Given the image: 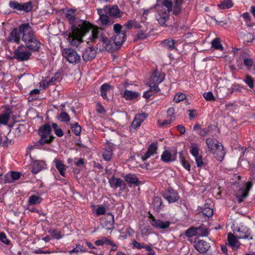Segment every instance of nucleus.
Here are the masks:
<instances>
[{
	"label": "nucleus",
	"instance_id": "864d4df0",
	"mask_svg": "<svg viewBox=\"0 0 255 255\" xmlns=\"http://www.w3.org/2000/svg\"><path fill=\"white\" fill-rule=\"evenodd\" d=\"M203 96L206 100L208 101H215V97L211 92H205Z\"/></svg>",
	"mask_w": 255,
	"mask_h": 255
},
{
	"label": "nucleus",
	"instance_id": "6e6d98bb",
	"mask_svg": "<svg viewBox=\"0 0 255 255\" xmlns=\"http://www.w3.org/2000/svg\"><path fill=\"white\" fill-rule=\"evenodd\" d=\"M0 241L6 245H8L10 241L7 239L6 235L4 233L0 234Z\"/></svg>",
	"mask_w": 255,
	"mask_h": 255
},
{
	"label": "nucleus",
	"instance_id": "4d7b16f0",
	"mask_svg": "<svg viewBox=\"0 0 255 255\" xmlns=\"http://www.w3.org/2000/svg\"><path fill=\"white\" fill-rule=\"evenodd\" d=\"M52 236L56 239H60L62 237L61 232L57 230H52L51 232Z\"/></svg>",
	"mask_w": 255,
	"mask_h": 255
},
{
	"label": "nucleus",
	"instance_id": "c03bdc74",
	"mask_svg": "<svg viewBox=\"0 0 255 255\" xmlns=\"http://www.w3.org/2000/svg\"><path fill=\"white\" fill-rule=\"evenodd\" d=\"M87 252V251L84 249V248L83 246L78 245L74 249L69 251V254L70 255H72L73 253L78 254L79 253H84Z\"/></svg>",
	"mask_w": 255,
	"mask_h": 255
},
{
	"label": "nucleus",
	"instance_id": "f03ea898",
	"mask_svg": "<svg viewBox=\"0 0 255 255\" xmlns=\"http://www.w3.org/2000/svg\"><path fill=\"white\" fill-rule=\"evenodd\" d=\"M19 32L22 34V40L25 44L18 47L14 52V57L18 61L28 60L31 53L28 50L37 51L40 48L41 43L35 37L32 27L28 23H23L19 26Z\"/></svg>",
	"mask_w": 255,
	"mask_h": 255
},
{
	"label": "nucleus",
	"instance_id": "a18cd8bd",
	"mask_svg": "<svg viewBox=\"0 0 255 255\" xmlns=\"http://www.w3.org/2000/svg\"><path fill=\"white\" fill-rule=\"evenodd\" d=\"M113 155L112 150L111 148L108 150H105L103 154V157L105 160L109 161L111 160Z\"/></svg>",
	"mask_w": 255,
	"mask_h": 255
},
{
	"label": "nucleus",
	"instance_id": "f3484780",
	"mask_svg": "<svg viewBox=\"0 0 255 255\" xmlns=\"http://www.w3.org/2000/svg\"><path fill=\"white\" fill-rule=\"evenodd\" d=\"M47 165L45 161L42 160H35L32 163V172L37 174L42 169L46 168Z\"/></svg>",
	"mask_w": 255,
	"mask_h": 255
},
{
	"label": "nucleus",
	"instance_id": "a19ab883",
	"mask_svg": "<svg viewBox=\"0 0 255 255\" xmlns=\"http://www.w3.org/2000/svg\"><path fill=\"white\" fill-rule=\"evenodd\" d=\"M185 235L188 238L197 236V228L191 227L187 230Z\"/></svg>",
	"mask_w": 255,
	"mask_h": 255
},
{
	"label": "nucleus",
	"instance_id": "72a5a7b5",
	"mask_svg": "<svg viewBox=\"0 0 255 255\" xmlns=\"http://www.w3.org/2000/svg\"><path fill=\"white\" fill-rule=\"evenodd\" d=\"M92 207L95 209L93 213L95 216H98L105 214L106 208L103 206L92 205Z\"/></svg>",
	"mask_w": 255,
	"mask_h": 255
},
{
	"label": "nucleus",
	"instance_id": "79ce46f5",
	"mask_svg": "<svg viewBox=\"0 0 255 255\" xmlns=\"http://www.w3.org/2000/svg\"><path fill=\"white\" fill-rule=\"evenodd\" d=\"M162 204L161 199L158 197H155L153 199L152 205L156 210H158Z\"/></svg>",
	"mask_w": 255,
	"mask_h": 255
},
{
	"label": "nucleus",
	"instance_id": "680f3d73",
	"mask_svg": "<svg viewBox=\"0 0 255 255\" xmlns=\"http://www.w3.org/2000/svg\"><path fill=\"white\" fill-rule=\"evenodd\" d=\"M157 92H153V91H151L149 89V90L145 91L143 94V97L145 99H148L152 96L153 93H156Z\"/></svg>",
	"mask_w": 255,
	"mask_h": 255
},
{
	"label": "nucleus",
	"instance_id": "4c0bfd02",
	"mask_svg": "<svg viewBox=\"0 0 255 255\" xmlns=\"http://www.w3.org/2000/svg\"><path fill=\"white\" fill-rule=\"evenodd\" d=\"M96 246H102L103 245L114 246L112 242L107 238H104L101 240H97L95 243Z\"/></svg>",
	"mask_w": 255,
	"mask_h": 255
},
{
	"label": "nucleus",
	"instance_id": "6ab92c4d",
	"mask_svg": "<svg viewBox=\"0 0 255 255\" xmlns=\"http://www.w3.org/2000/svg\"><path fill=\"white\" fill-rule=\"evenodd\" d=\"M96 54V50L94 48L89 47L83 52V58L85 61L91 60L95 58Z\"/></svg>",
	"mask_w": 255,
	"mask_h": 255
},
{
	"label": "nucleus",
	"instance_id": "5fc2aeb1",
	"mask_svg": "<svg viewBox=\"0 0 255 255\" xmlns=\"http://www.w3.org/2000/svg\"><path fill=\"white\" fill-rule=\"evenodd\" d=\"M132 247L134 249H141L144 248L145 246L143 243H140L137 241L133 240L132 242Z\"/></svg>",
	"mask_w": 255,
	"mask_h": 255
},
{
	"label": "nucleus",
	"instance_id": "f8f14e48",
	"mask_svg": "<svg viewBox=\"0 0 255 255\" xmlns=\"http://www.w3.org/2000/svg\"><path fill=\"white\" fill-rule=\"evenodd\" d=\"M150 223L154 228L159 229H164L167 228L170 225L169 221L163 222L160 220H155L154 218L150 215Z\"/></svg>",
	"mask_w": 255,
	"mask_h": 255
},
{
	"label": "nucleus",
	"instance_id": "2eb2a0df",
	"mask_svg": "<svg viewBox=\"0 0 255 255\" xmlns=\"http://www.w3.org/2000/svg\"><path fill=\"white\" fill-rule=\"evenodd\" d=\"M164 198L168 201L169 203H174L177 201L179 199L176 191L173 189H169L163 195Z\"/></svg>",
	"mask_w": 255,
	"mask_h": 255
},
{
	"label": "nucleus",
	"instance_id": "338daca9",
	"mask_svg": "<svg viewBox=\"0 0 255 255\" xmlns=\"http://www.w3.org/2000/svg\"><path fill=\"white\" fill-rule=\"evenodd\" d=\"M188 115L190 118L193 119L196 117L197 115V112L195 110H188Z\"/></svg>",
	"mask_w": 255,
	"mask_h": 255
},
{
	"label": "nucleus",
	"instance_id": "a211bd4d",
	"mask_svg": "<svg viewBox=\"0 0 255 255\" xmlns=\"http://www.w3.org/2000/svg\"><path fill=\"white\" fill-rule=\"evenodd\" d=\"M53 162L54 163L56 168L60 175L64 177H65V171L67 169V167L63 162L58 158H55Z\"/></svg>",
	"mask_w": 255,
	"mask_h": 255
},
{
	"label": "nucleus",
	"instance_id": "13d9d810",
	"mask_svg": "<svg viewBox=\"0 0 255 255\" xmlns=\"http://www.w3.org/2000/svg\"><path fill=\"white\" fill-rule=\"evenodd\" d=\"M137 37L139 39H143L146 38L148 36V33L146 31L140 30L137 33Z\"/></svg>",
	"mask_w": 255,
	"mask_h": 255
},
{
	"label": "nucleus",
	"instance_id": "a878e982",
	"mask_svg": "<svg viewBox=\"0 0 255 255\" xmlns=\"http://www.w3.org/2000/svg\"><path fill=\"white\" fill-rule=\"evenodd\" d=\"M126 32H119L113 37V41L116 46L121 45L126 39Z\"/></svg>",
	"mask_w": 255,
	"mask_h": 255
},
{
	"label": "nucleus",
	"instance_id": "4468645a",
	"mask_svg": "<svg viewBox=\"0 0 255 255\" xmlns=\"http://www.w3.org/2000/svg\"><path fill=\"white\" fill-rule=\"evenodd\" d=\"M194 247L200 253L204 254L210 249V245L204 240H198L195 242Z\"/></svg>",
	"mask_w": 255,
	"mask_h": 255
},
{
	"label": "nucleus",
	"instance_id": "2f4dec72",
	"mask_svg": "<svg viewBox=\"0 0 255 255\" xmlns=\"http://www.w3.org/2000/svg\"><path fill=\"white\" fill-rule=\"evenodd\" d=\"M175 42V41L172 39H167L162 42V45L165 48L171 50L174 49Z\"/></svg>",
	"mask_w": 255,
	"mask_h": 255
},
{
	"label": "nucleus",
	"instance_id": "49530a36",
	"mask_svg": "<svg viewBox=\"0 0 255 255\" xmlns=\"http://www.w3.org/2000/svg\"><path fill=\"white\" fill-rule=\"evenodd\" d=\"M202 213L204 215H205L208 217H211L213 214V210L211 208L205 206L203 209V210L202 211Z\"/></svg>",
	"mask_w": 255,
	"mask_h": 255
},
{
	"label": "nucleus",
	"instance_id": "ddd939ff",
	"mask_svg": "<svg viewBox=\"0 0 255 255\" xmlns=\"http://www.w3.org/2000/svg\"><path fill=\"white\" fill-rule=\"evenodd\" d=\"M146 118V115L144 113L136 115L131 123L130 128V130H132V129H135L139 128L141 123L145 120Z\"/></svg>",
	"mask_w": 255,
	"mask_h": 255
},
{
	"label": "nucleus",
	"instance_id": "9d476101",
	"mask_svg": "<svg viewBox=\"0 0 255 255\" xmlns=\"http://www.w3.org/2000/svg\"><path fill=\"white\" fill-rule=\"evenodd\" d=\"M252 186V183L251 182H248L238 191L236 196L240 202H241L244 198L247 197L248 192Z\"/></svg>",
	"mask_w": 255,
	"mask_h": 255
},
{
	"label": "nucleus",
	"instance_id": "cd10ccee",
	"mask_svg": "<svg viewBox=\"0 0 255 255\" xmlns=\"http://www.w3.org/2000/svg\"><path fill=\"white\" fill-rule=\"evenodd\" d=\"M105 218L107 221L105 225L106 229L109 230L114 228L115 223L114 215L111 213L106 214Z\"/></svg>",
	"mask_w": 255,
	"mask_h": 255
},
{
	"label": "nucleus",
	"instance_id": "f704fd0d",
	"mask_svg": "<svg viewBox=\"0 0 255 255\" xmlns=\"http://www.w3.org/2000/svg\"><path fill=\"white\" fill-rule=\"evenodd\" d=\"M206 143L210 151H213L217 147L220 143H215L214 139L212 138H208L206 140Z\"/></svg>",
	"mask_w": 255,
	"mask_h": 255
},
{
	"label": "nucleus",
	"instance_id": "8fccbe9b",
	"mask_svg": "<svg viewBox=\"0 0 255 255\" xmlns=\"http://www.w3.org/2000/svg\"><path fill=\"white\" fill-rule=\"evenodd\" d=\"M71 129L76 135H79L81 133V127L77 123L72 125L71 126Z\"/></svg>",
	"mask_w": 255,
	"mask_h": 255
},
{
	"label": "nucleus",
	"instance_id": "e433bc0d",
	"mask_svg": "<svg viewBox=\"0 0 255 255\" xmlns=\"http://www.w3.org/2000/svg\"><path fill=\"white\" fill-rule=\"evenodd\" d=\"M56 81V78L54 77H52L50 79L47 80L46 79L43 81L42 82L40 83V87L43 88V89L46 88L51 84H53Z\"/></svg>",
	"mask_w": 255,
	"mask_h": 255
},
{
	"label": "nucleus",
	"instance_id": "bf43d9fd",
	"mask_svg": "<svg viewBox=\"0 0 255 255\" xmlns=\"http://www.w3.org/2000/svg\"><path fill=\"white\" fill-rule=\"evenodd\" d=\"M181 163L182 165L184 167L185 169H186L188 171L190 170V165L187 161H186L183 158H181Z\"/></svg>",
	"mask_w": 255,
	"mask_h": 255
},
{
	"label": "nucleus",
	"instance_id": "c756f323",
	"mask_svg": "<svg viewBox=\"0 0 255 255\" xmlns=\"http://www.w3.org/2000/svg\"><path fill=\"white\" fill-rule=\"evenodd\" d=\"M139 94L136 92H133L126 90L123 94V97L127 100H135L139 97Z\"/></svg>",
	"mask_w": 255,
	"mask_h": 255
},
{
	"label": "nucleus",
	"instance_id": "1a4fd4ad",
	"mask_svg": "<svg viewBox=\"0 0 255 255\" xmlns=\"http://www.w3.org/2000/svg\"><path fill=\"white\" fill-rule=\"evenodd\" d=\"M190 152L195 158L197 167H202L204 165L203 158L199 154V149L195 144H191L190 146Z\"/></svg>",
	"mask_w": 255,
	"mask_h": 255
},
{
	"label": "nucleus",
	"instance_id": "3c124183",
	"mask_svg": "<svg viewBox=\"0 0 255 255\" xmlns=\"http://www.w3.org/2000/svg\"><path fill=\"white\" fill-rule=\"evenodd\" d=\"M58 119L61 122H68L70 120V118L68 114L65 112H62L61 113H60Z\"/></svg>",
	"mask_w": 255,
	"mask_h": 255
},
{
	"label": "nucleus",
	"instance_id": "473e14b6",
	"mask_svg": "<svg viewBox=\"0 0 255 255\" xmlns=\"http://www.w3.org/2000/svg\"><path fill=\"white\" fill-rule=\"evenodd\" d=\"M42 198L39 195H32L29 197L28 202L30 205H36L40 203Z\"/></svg>",
	"mask_w": 255,
	"mask_h": 255
},
{
	"label": "nucleus",
	"instance_id": "b1692460",
	"mask_svg": "<svg viewBox=\"0 0 255 255\" xmlns=\"http://www.w3.org/2000/svg\"><path fill=\"white\" fill-rule=\"evenodd\" d=\"M19 34L22 36V34L19 32V29L18 31L16 29H13L10 33V35L7 39V41L8 42H16L18 43L20 40Z\"/></svg>",
	"mask_w": 255,
	"mask_h": 255
},
{
	"label": "nucleus",
	"instance_id": "9b49d317",
	"mask_svg": "<svg viewBox=\"0 0 255 255\" xmlns=\"http://www.w3.org/2000/svg\"><path fill=\"white\" fill-rule=\"evenodd\" d=\"M114 92L113 87L108 84H103L101 87V95L106 100L109 99V97L111 96Z\"/></svg>",
	"mask_w": 255,
	"mask_h": 255
},
{
	"label": "nucleus",
	"instance_id": "c9c22d12",
	"mask_svg": "<svg viewBox=\"0 0 255 255\" xmlns=\"http://www.w3.org/2000/svg\"><path fill=\"white\" fill-rule=\"evenodd\" d=\"M212 47L215 49L220 50L221 51L223 50V47L221 44L220 39L218 38L213 40L212 41Z\"/></svg>",
	"mask_w": 255,
	"mask_h": 255
},
{
	"label": "nucleus",
	"instance_id": "0eeeda50",
	"mask_svg": "<svg viewBox=\"0 0 255 255\" xmlns=\"http://www.w3.org/2000/svg\"><path fill=\"white\" fill-rule=\"evenodd\" d=\"M9 5L12 8L20 11L23 10L26 12L30 11L32 8V2L31 1L22 3L15 1H11L9 2Z\"/></svg>",
	"mask_w": 255,
	"mask_h": 255
},
{
	"label": "nucleus",
	"instance_id": "5701e85b",
	"mask_svg": "<svg viewBox=\"0 0 255 255\" xmlns=\"http://www.w3.org/2000/svg\"><path fill=\"white\" fill-rule=\"evenodd\" d=\"M212 152L213 153L214 157L218 160L222 161L225 155V152L223 149V146L222 144H219L217 145V147L214 150V151Z\"/></svg>",
	"mask_w": 255,
	"mask_h": 255
},
{
	"label": "nucleus",
	"instance_id": "bb28decb",
	"mask_svg": "<svg viewBox=\"0 0 255 255\" xmlns=\"http://www.w3.org/2000/svg\"><path fill=\"white\" fill-rule=\"evenodd\" d=\"M109 182L111 186L115 189L125 186V183L123 180L121 178H116L115 177H112L109 180Z\"/></svg>",
	"mask_w": 255,
	"mask_h": 255
},
{
	"label": "nucleus",
	"instance_id": "de8ad7c7",
	"mask_svg": "<svg viewBox=\"0 0 255 255\" xmlns=\"http://www.w3.org/2000/svg\"><path fill=\"white\" fill-rule=\"evenodd\" d=\"M186 98V96L185 94L182 93H177L174 96L173 100L176 103H179L183 100H184Z\"/></svg>",
	"mask_w": 255,
	"mask_h": 255
},
{
	"label": "nucleus",
	"instance_id": "412c9836",
	"mask_svg": "<svg viewBox=\"0 0 255 255\" xmlns=\"http://www.w3.org/2000/svg\"><path fill=\"white\" fill-rule=\"evenodd\" d=\"M104 12L114 17H119L120 16V10L116 5L111 7L106 6L103 8Z\"/></svg>",
	"mask_w": 255,
	"mask_h": 255
},
{
	"label": "nucleus",
	"instance_id": "c85d7f7f",
	"mask_svg": "<svg viewBox=\"0 0 255 255\" xmlns=\"http://www.w3.org/2000/svg\"><path fill=\"white\" fill-rule=\"evenodd\" d=\"M125 179L127 183L131 186V185H138L139 183V180L135 175L128 174L125 176Z\"/></svg>",
	"mask_w": 255,
	"mask_h": 255
},
{
	"label": "nucleus",
	"instance_id": "6e6552de",
	"mask_svg": "<svg viewBox=\"0 0 255 255\" xmlns=\"http://www.w3.org/2000/svg\"><path fill=\"white\" fill-rule=\"evenodd\" d=\"M234 233L239 239H253V236L251 234L249 229L244 225L239 226Z\"/></svg>",
	"mask_w": 255,
	"mask_h": 255
},
{
	"label": "nucleus",
	"instance_id": "e2e57ef3",
	"mask_svg": "<svg viewBox=\"0 0 255 255\" xmlns=\"http://www.w3.org/2000/svg\"><path fill=\"white\" fill-rule=\"evenodd\" d=\"M122 27V26L121 24L118 23L115 24L114 25V30L115 32V34H117L119 32H124V31H121Z\"/></svg>",
	"mask_w": 255,
	"mask_h": 255
},
{
	"label": "nucleus",
	"instance_id": "20e7f679",
	"mask_svg": "<svg viewBox=\"0 0 255 255\" xmlns=\"http://www.w3.org/2000/svg\"><path fill=\"white\" fill-rule=\"evenodd\" d=\"M165 77V75L158 70H155L148 83L151 91L158 92L159 91L158 84L161 83Z\"/></svg>",
	"mask_w": 255,
	"mask_h": 255
},
{
	"label": "nucleus",
	"instance_id": "dca6fc26",
	"mask_svg": "<svg viewBox=\"0 0 255 255\" xmlns=\"http://www.w3.org/2000/svg\"><path fill=\"white\" fill-rule=\"evenodd\" d=\"M157 143L153 142L151 143L149 146L146 152L141 156V159L143 161L147 160L148 158L156 154L157 152Z\"/></svg>",
	"mask_w": 255,
	"mask_h": 255
},
{
	"label": "nucleus",
	"instance_id": "774afa93",
	"mask_svg": "<svg viewBox=\"0 0 255 255\" xmlns=\"http://www.w3.org/2000/svg\"><path fill=\"white\" fill-rule=\"evenodd\" d=\"M177 128L181 134H183L185 133L186 129H185V127L183 126L180 125H178L177 127Z\"/></svg>",
	"mask_w": 255,
	"mask_h": 255
},
{
	"label": "nucleus",
	"instance_id": "58836bf2",
	"mask_svg": "<svg viewBox=\"0 0 255 255\" xmlns=\"http://www.w3.org/2000/svg\"><path fill=\"white\" fill-rule=\"evenodd\" d=\"M197 236L204 237L208 235V231L206 228L203 226H201L197 228Z\"/></svg>",
	"mask_w": 255,
	"mask_h": 255
},
{
	"label": "nucleus",
	"instance_id": "0e129e2a",
	"mask_svg": "<svg viewBox=\"0 0 255 255\" xmlns=\"http://www.w3.org/2000/svg\"><path fill=\"white\" fill-rule=\"evenodd\" d=\"M244 64L246 66H247L249 68H250L253 64V61L252 59L250 58H245L244 60Z\"/></svg>",
	"mask_w": 255,
	"mask_h": 255
},
{
	"label": "nucleus",
	"instance_id": "423d86ee",
	"mask_svg": "<svg viewBox=\"0 0 255 255\" xmlns=\"http://www.w3.org/2000/svg\"><path fill=\"white\" fill-rule=\"evenodd\" d=\"M62 55L70 63L77 64L81 60L80 55L76 50L71 48H65L62 51Z\"/></svg>",
	"mask_w": 255,
	"mask_h": 255
},
{
	"label": "nucleus",
	"instance_id": "aec40b11",
	"mask_svg": "<svg viewBox=\"0 0 255 255\" xmlns=\"http://www.w3.org/2000/svg\"><path fill=\"white\" fill-rule=\"evenodd\" d=\"M237 238L236 236L231 233H229L228 235V242L229 245L233 250L238 249L240 246V243L238 241Z\"/></svg>",
	"mask_w": 255,
	"mask_h": 255
},
{
	"label": "nucleus",
	"instance_id": "ea45409f",
	"mask_svg": "<svg viewBox=\"0 0 255 255\" xmlns=\"http://www.w3.org/2000/svg\"><path fill=\"white\" fill-rule=\"evenodd\" d=\"M233 5L231 0H225L223 1L218 6L221 9H226L231 8Z\"/></svg>",
	"mask_w": 255,
	"mask_h": 255
},
{
	"label": "nucleus",
	"instance_id": "39448f33",
	"mask_svg": "<svg viewBox=\"0 0 255 255\" xmlns=\"http://www.w3.org/2000/svg\"><path fill=\"white\" fill-rule=\"evenodd\" d=\"M39 134L41 137L39 142L41 144L50 142L54 137L51 134V127L48 124H45L40 128Z\"/></svg>",
	"mask_w": 255,
	"mask_h": 255
},
{
	"label": "nucleus",
	"instance_id": "7ed1b4c3",
	"mask_svg": "<svg viewBox=\"0 0 255 255\" xmlns=\"http://www.w3.org/2000/svg\"><path fill=\"white\" fill-rule=\"evenodd\" d=\"M182 0H157L154 7L156 9V19L161 25H164L169 17V12L178 14L181 10Z\"/></svg>",
	"mask_w": 255,
	"mask_h": 255
},
{
	"label": "nucleus",
	"instance_id": "f257e3e1",
	"mask_svg": "<svg viewBox=\"0 0 255 255\" xmlns=\"http://www.w3.org/2000/svg\"><path fill=\"white\" fill-rule=\"evenodd\" d=\"M65 16L72 25L71 31L68 37V41L73 46H78L84 40L94 42L98 38L101 30L92 24L76 17L75 11L68 9Z\"/></svg>",
	"mask_w": 255,
	"mask_h": 255
},
{
	"label": "nucleus",
	"instance_id": "603ef678",
	"mask_svg": "<svg viewBox=\"0 0 255 255\" xmlns=\"http://www.w3.org/2000/svg\"><path fill=\"white\" fill-rule=\"evenodd\" d=\"M53 128L54 129L55 134L59 137H61L63 135V132L62 130L58 128V125L55 123H53L52 125Z\"/></svg>",
	"mask_w": 255,
	"mask_h": 255
},
{
	"label": "nucleus",
	"instance_id": "69168bd1",
	"mask_svg": "<svg viewBox=\"0 0 255 255\" xmlns=\"http://www.w3.org/2000/svg\"><path fill=\"white\" fill-rule=\"evenodd\" d=\"M146 251H147V255H154L155 253L152 250L151 247L148 246H145L144 248Z\"/></svg>",
	"mask_w": 255,
	"mask_h": 255
},
{
	"label": "nucleus",
	"instance_id": "393cba45",
	"mask_svg": "<svg viewBox=\"0 0 255 255\" xmlns=\"http://www.w3.org/2000/svg\"><path fill=\"white\" fill-rule=\"evenodd\" d=\"M20 176V173L18 172L12 171L7 173L4 177L5 182L6 183H12L17 180Z\"/></svg>",
	"mask_w": 255,
	"mask_h": 255
},
{
	"label": "nucleus",
	"instance_id": "7c9ffc66",
	"mask_svg": "<svg viewBox=\"0 0 255 255\" xmlns=\"http://www.w3.org/2000/svg\"><path fill=\"white\" fill-rule=\"evenodd\" d=\"M97 11L99 15H100L99 20L102 24L103 25L109 24L110 22L109 17L106 14H104L105 12H104V9H98Z\"/></svg>",
	"mask_w": 255,
	"mask_h": 255
},
{
	"label": "nucleus",
	"instance_id": "4be33fe9",
	"mask_svg": "<svg viewBox=\"0 0 255 255\" xmlns=\"http://www.w3.org/2000/svg\"><path fill=\"white\" fill-rule=\"evenodd\" d=\"M176 157V153L171 154L168 150H165L163 152L161 159L164 162H169L175 160Z\"/></svg>",
	"mask_w": 255,
	"mask_h": 255
},
{
	"label": "nucleus",
	"instance_id": "37998d69",
	"mask_svg": "<svg viewBox=\"0 0 255 255\" xmlns=\"http://www.w3.org/2000/svg\"><path fill=\"white\" fill-rule=\"evenodd\" d=\"M9 119V115L4 113L0 115V125H6Z\"/></svg>",
	"mask_w": 255,
	"mask_h": 255
},
{
	"label": "nucleus",
	"instance_id": "052dcab7",
	"mask_svg": "<svg viewBox=\"0 0 255 255\" xmlns=\"http://www.w3.org/2000/svg\"><path fill=\"white\" fill-rule=\"evenodd\" d=\"M134 24H135L134 20H129L125 24V26L127 29H130L133 27Z\"/></svg>",
	"mask_w": 255,
	"mask_h": 255
},
{
	"label": "nucleus",
	"instance_id": "09e8293b",
	"mask_svg": "<svg viewBox=\"0 0 255 255\" xmlns=\"http://www.w3.org/2000/svg\"><path fill=\"white\" fill-rule=\"evenodd\" d=\"M244 81L251 89L254 88V80L250 75H246Z\"/></svg>",
	"mask_w": 255,
	"mask_h": 255
}]
</instances>
